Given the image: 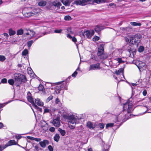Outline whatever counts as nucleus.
Instances as JSON below:
<instances>
[{
  "mask_svg": "<svg viewBox=\"0 0 151 151\" xmlns=\"http://www.w3.org/2000/svg\"><path fill=\"white\" fill-rule=\"evenodd\" d=\"M31 9L27 8H25L22 11L23 15L27 17H29L31 16L36 17L41 14L42 12L41 9L37 8L34 9L32 11H30Z\"/></svg>",
  "mask_w": 151,
  "mask_h": 151,
  "instance_id": "obj_1",
  "label": "nucleus"
},
{
  "mask_svg": "<svg viewBox=\"0 0 151 151\" xmlns=\"http://www.w3.org/2000/svg\"><path fill=\"white\" fill-rule=\"evenodd\" d=\"M141 39V36L138 35H136L134 36H131L129 38L127 37L125 38V41L127 42L135 45L137 46L140 42Z\"/></svg>",
  "mask_w": 151,
  "mask_h": 151,
  "instance_id": "obj_2",
  "label": "nucleus"
},
{
  "mask_svg": "<svg viewBox=\"0 0 151 151\" xmlns=\"http://www.w3.org/2000/svg\"><path fill=\"white\" fill-rule=\"evenodd\" d=\"M14 78L15 80V85L17 86H19L21 82H25L26 81L25 76L20 73H15L14 75Z\"/></svg>",
  "mask_w": 151,
  "mask_h": 151,
  "instance_id": "obj_3",
  "label": "nucleus"
},
{
  "mask_svg": "<svg viewBox=\"0 0 151 151\" xmlns=\"http://www.w3.org/2000/svg\"><path fill=\"white\" fill-rule=\"evenodd\" d=\"M131 98L129 99L123 105V110L128 113H130L133 110L132 105L133 102Z\"/></svg>",
  "mask_w": 151,
  "mask_h": 151,
  "instance_id": "obj_4",
  "label": "nucleus"
},
{
  "mask_svg": "<svg viewBox=\"0 0 151 151\" xmlns=\"http://www.w3.org/2000/svg\"><path fill=\"white\" fill-rule=\"evenodd\" d=\"M93 0H76L74 2V4L78 5L85 6L93 3Z\"/></svg>",
  "mask_w": 151,
  "mask_h": 151,
  "instance_id": "obj_5",
  "label": "nucleus"
},
{
  "mask_svg": "<svg viewBox=\"0 0 151 151\" xmlns=\"http://www.w3.org/2000/svg\"><path fill=\"white\" fill-rule=\"evenodd\" d=\"M66 118L68 120L69 123L74 124H76L80 119L76 115H72L68 116Z\"/></svg>",
  "mask_w": 151,
  "mask_h": 151,
  "instance_id": "obj_6",
  "label": "nucleus"
},
{
  "mask_svg": "<svg viewBox=\"0 0 151 151\" xmlns=\"http://www.w3.org/2000/svg\"><path fill=\"white\" fill-rule=\"evenodd\" d=\"M140 71H141V69L142 70H144L146 68V65L145 63L140 61H137L136 62V64Z\"/></svg>",
  "mask_w": 151,
  "mask_h": 151,
  "instance_id": "obj_7",
  "label": "nucleus"
},
{
  "mask_svg": "<svg viewBox=\"0 0 151 151\" xmlns=\"http://www.w3.org/2000/svg\"><path fill=\"white\" fill-rule=\"evenodd\" d=\"M94 32L93 30H87L84 31L83 36L85 37L90 39L94 35Z\"/></svg>",
  "mask_w": 151,
  "mask_h": 151,
  "instance_id": "obj_8",
  "label": "nucleus"
},
{
  "mask_svg": "<svg viewBox=\"0 0 151 151\" xmlns=\"http://www.w3.org/2000/svg\"><path fill=\"white\" fill-rule=\"evenodd\" d=\"M63 88H64L65 90H67V87L66 85H65L64 86L62 85L60 86H57L55 88V91L54 93V94H58L59 93H60V91Z\"/></svg>",
  "mask_w": 151,
  "mask_h": 151,
  "instance_id": "obj_9",
  "label": "nucleus"
},
{
  "mask_svg": "<svg viewBox=\"0 0 151 151\" xmlns=\"http://www.w3.org/2000/svg\"><path fill=\"white\" fill-rule=\"evenodd\" d=\"M27 98L28 101L30 102L31 103L33 107L35 108H38V106L35 104L31 96V93L30 92H29L27 93Z\"/></svg>",
  "mask_w": 151,
  "mask_h": 151,
  "instance_id": "obj_10",
  "label": "nucleus"
},
{
  "mask_svg": "<svg viewBox=\"0 0 151 151\" xmlns=\"http://www.w3.org/2000/svg\"><path fill=\"white\" fill-rule=\"evenodd\" d=\"M100 68V64L99 63H97L95 64H92L90 65L88 68V70L89 71L91 70H95L97 69H99Z\"/></svg>",
  "mask_w": 151,
  "mask_h": 151,
  "instance_id": "obj_11",
  "label": "nucleus"
},
{
  "mask_svg": "<svg viewBox=\"0 0 151 151\" xmlns=\"http://www.w3.org/2000/svg\"><path fill=\"white\" fill-rule=\"evenodd\" d=\"M24 34H26L27 35H29L30 36V38H31L34 36L35 33L32 30L30 29H26L24 31Z\"/></svg>",
  "mask_w": 151,
  "mask_h": 151,
  "instance_id": "obj_12",
  "label": "nucleus"
},
{
  "mask_svg": "<svg viewBox=\"0 0 151 151\" xmlns=\"http://www.w3.org/2000/svg\"><path fill=\"white\" fill-rule=\"evenodd\" d=\"M53 124L55 127H59L60 124V119L59 118L54 119L52 121Z\"/></svg>",
  "mask_w": 151,
  "mask_h": 151,
  "instance_id": "obj_13",
  "label": "nucleus"
},
{
  "mask_svg": "<svg viewBox=\"0 0 151 151\" xmlns=\"http://www.w3.org/2000/svg\"><path fill=\"white\" fill-rule=\"evenodd\" d=\"M104 45L103 44H101L100 45L98 48V51L97 53L98 55H100L102 54L104 52Z\"/></svg>",
  "mask_w": 151,
  "mask_h": 151,
  "instance_id": "obj_14",
  "label": "nucleus"
},
{
  "mask_svg": "<svg viewBox=\"0 0 151 151\" xmlns=\"http://www.w3.org/2000/svg\"><path fill=\"white\" fill-rule=\"evenodd\" d=\"M52 4L54 6L57 7L58 8H60L61 6V3L59 1L55 0L52 2Z\"/></svg>",
  "mask_w": 151,
  "mask_h": 151,
  "instance_id": "obj_15",
  "label": "nucleus"
},
{
  "mask_svg": "<svg viewBox=\"0 0 151 151\" xmlns=\"http://www.w3.org/2000/svg\"><path fill=\"white\" fill-rule=\"evenodd\" d=\"M39 143L41 147H45L46 145H47L49 144V142L48 140H44L40 142Z\"/></svg>",
  "mask_w": 151,
  "mask_h": 151,
  "instance_id": "obj_16",
  "label": "nucleus"
},
{
  "mask_svg": "<svg viewBox=\"0 0 151 151\" xmlns=\"http://www.w3.org/2000/svg\"><path fill=\"white\" fill-rule=\"evenodd\" d=\"M104 27L102 26L97 25L96 26L95 28V31L97 32H99L101 30L104 29Z\"/></svg>",
  "mask_w": 151,
  "mask_h": 151,
  "instance_id": "obj_17",
  "label": "nucleus"
},
{
  "mask_svg": "<svg viewBox=\"0 0 151 151\" xmlns=\"http://www.w3.org/2000/svg\"><path fill=\"white\" fill-rule=\"evenodd\" d=\"M116 116L117 121H120L124 118V115L122 113H121L118 114L116 115Z\"/></svg>",
  "mask_w": 151,
  "mask_h": 151,
  "instance_id": "obj_18",
  "label": "nucleus"
},
{
  "mask_svg": "<svg viewBox=\"0 0 151 151\" xmlns=\"http://www.w3.org/2000/svg\"><path fill=\"white\" fill-rule=\"evenodd\" d=\"M35 103L40 106H42L43 105V103L38 98L35 99Z\"/></svg>",
  "mask_w": 151,
  "mask_h": 151,
  "instance_id": "obj_19",
  "label": "nucleus"
},
{
  "mask_svg": "<svg viewBox=\"0 0 151 151\" xmlns=\"http://www.w3.org/2000/svg\"><path fill=\"white\" fill-rule=\"evenodd\" d=\"M17 144V143L16 142L15 140H11L9 141L5 145L6 147L12 145H16Z\"/></svg>",
  "mask_w": 151,
  "mask_h": 151,
  "instance_id": "obj_20",
  "label": "nucleus"
},
{
  "mask_svg": "<svg viewBox=\"0 0 151 151\" xmlns=\"http://www.w3.org/2000/svg\"><path fill=\"white\" fill-rule=\"evenodd\" d=\"M87 126L91 129H93L95 127L94 124H93L91 122H88L87 123Z\"/></svg>",
  "mask_w": 151,
  "mask_h": 151,
  "instance_id": "obj_21",
  "label": "nucleus"
},
{
  "mask_svg": "<svg viewBox=\"0 0 151 151\" xmlns=\"http://www.w3.org/2000/svg\"><path fill=\"white\" fill-rule=\"evenodd\" d=\"M123 69L122 68H121L118 70H116L115 71V73L117 75H118L122 73V75L124 78V76L123 74Z\"/></svg>",
  "mask_w": 151,
  "mask_h": 151,
  "instance_id": "obj_22",
  "label": "nucleus"
},
{
  "mask_svg": "<svg viewBox=\"0 0 151 151\" xmlns=\"http://www.w3.org/2000/svg\"><path fill=\"white\" fill-rule=\"evenodd\" d=\"M60 138L59 135L58 134H56L53 137V139L55 141L58 142Z\"/></svg>",
  "mask_w": 151,
  "mask_h": 151,
  "instance_id": "obj_23",
  "label": "nucleus"
},
{
  "mask_svg": "<svg viewBox=\"0 0 151 151\" xmlns=\"http://www.w3.org/2000/svg\"><path fill=\"white\" fill-rule=\"evenodd\" d=\"M61 1L65 6H68L70 4V3L68 0H61Z\"/></svg>",
  "mask_w": 151,
  "mask_h": 151,
  "instance_id": "obj_24",
  "label": "nucleus"
},
{
  "mask_svg": "<svg viewBox=\"0 0 151 151\" xmlns=\"http://www.w3.org/2000/svg\"><path fill=\"white\" fill-rule=\"evenodd\" d=\"M46 4L47 2L45 1L41 0L38 3V5L40 6H44L46 5Z\"/></svg>",
  "mask_w": 151,
  "mask_h": 151,
  "instance_id": "obj_25",
  "label": "nucleus"
},
{
  "mask_svg": "<svg viewBox=\"0 0 151 151\" xmlns=\"http://www.w3.org/2000/svg\"><path fill=\"white\" fill-rule=\"evenodd\" d=\"M130 24L133 26H140L141 24L140 23H137L135 22H131Z\"/></svg>",
  "mask_w": 151,
  "mask_h": 151,
  "instance_id": "obj_26",
  "label": "nucleus"
},
{
  "mask_svg": "<svg viewBox=\"0 0 151 151\" xmlns=\"http://www.w3.org/2000/svg\"><path fill=\"white\" fill-rule=\"evenodd\" d=\"M67 37L70 39H72V41L74 42H76L77 41V39L76 37H72L69 34H67Z\"/></svg>",
  "mask_w": 151,
  "mask_h": 151,
  "instance_id": "obj_27",
  "label": "nucleus"
},
{
  "mask_svg": "<svg viewBox=\"0 0 151 151\" xmlns=\"http://www.w3.org/2000/svg\"><path fill=\"white\" fill-rule=\"evenodd\" d=\"M28 73L31 76H32L33 77H34V75L32 69L30 68H28L27 69Z\"/></svg>",
  "mask_w": 151,
  "mask_h": 151,
  "instance_id": "obj_28",
  "label": "nucleus"
},
{
  "mask_svg": "<svg viewBox=\"0 0 151 151\" xmlns=\"http://www.w3.org/2000/svg\"><path fill=\"white\" fill-rule=\"evenodd\" d=\"M9 34L10 36L13 35H15L16 33V32L14 30H13L12 29H9Z\"/></svg>",
  "mask_w": 151,
  "mask_h": 151,
  "instance_id": "obj_29",
  "label": "nucleus"
},
{
  "mask_svg": "<svg viewBox=\"0 0 151 151\" xmlns=\"http://www.w3.org/2000/svg\"><path fill=\"white\" fill-rule=\"evenodd\" d=\"M98 56H100V58L103 59H105L107 57V55L106 54H104L103 53L101 55Z\"/></svg>",
  "mask_w": 151,
  "mask_h": 151,
  "instance_id": "obj_30",
  "label": "nucleus"
},
{
  "mask_svg": "<svg viewBox=\"0 0 151 151\" xmlns=\"http://www.w3.org/2000/svg\"><path fill=\"white\" fill-rule=\"evenodd\" d=\"M107 0H93V1L94 2L99 4L101 3L105 2Z\"/></svg>",
  "mask_w": 151,
  "mask_h": 151,
  "instance_id": "obj_31",
  "label": "nucleus"
},
{
  "mask_svg": "<svg viewBox=\"0 0 151 151\" xmlns=\"http://www.w3.org/2000/svg\"><path fill=\"white\" fill-rule=\"evenodd\" d=\"M58 130L60 132L62 136H64L65 135L66 133L64 130L60 128H59Z\"/></svg>",
  "mask_w": 151,
  "mask_h": 151,
  "instance_id": "obj_32",
  "label": "nucleus"
},
{
  "mask_svg": "<svg viewBox=\"0 0 151 151\" xmlns=\"http://www.w3.org/2000/svg\"><path fill=\"white\" fill-rule=\"evenodd\" d=\"M23 30L21 29L17 30V35H22L23 33Z\"/></svg>",
  "mask_w": 151,
  "mask_h": 151,
  "instance_id": "obj_33",
  "label": "nucleus"
},
{
  "mask_svg": "<svg viewBox=\"0 0 151 151\" xmlns=\"http://www.w3.org/2000/svg\"><path fill=\"white\" fill-rule=\"evenodd\" d=\"M144 49L145 48L144 47L142 46H140L138 49V51L140 52H141L143 51Z\"/></svg>",
  "mask_w": 151,
  "mask_h": 151,
  "instance_id": "obj_34",
  "label": "nucleus"
},
{
  "mask_svg": "<svg viewBox=\"0 0 151 151\" xmlns=\"http://www.w3.org/2000/svg\"><path fill=\"white\" fill-rule=\"evenodd\" d=\"M8 83L10 85H13L14 83V81L13 79H10L8 80Z\"/></svg>",
  "mask_w": 151,
  "mask_h": 151,
  "instance_id": "obj_35",
  "label": "nucleus"
},
{
  "mask_svg": "<svg viewBox=\"0 0 151 151\" xmlns=\"http://www.w3.org/2000/svg\"><path fill=\"white\" fill-rule=\"evenodd\" d=\"M28 53V51L27 49H25L22 52L23 55H26Z\"/></svg>",
  "mask_w": 151,
  "mask_h": 151,
  "instance_id": "obj_36",
  "label": "nucleus"
},
{
  "mask_svg": "<svg viewBox=\"0 0 151 151\" xmlns=\"http://www.w3.org/2000/svg\"><path fill=\"white\" fill-rule=\"evenodd\" d=\"M114 125V123H110L107 124L106 126V128H107L109 127H112Z\"/></svg>",
  "mask_w": 151,
  "mask_h": 151,
  "instance_id": "obj_37",
  "label": "nucleus"
},
{
  "mask_svg": "<svg viewBox=\"0 0 151 151\" xmlns=\"http://www.w3.org/2000/svg\"><path fill=\"white\" fill-rule=\"evenodd\" d=\"M6 59L4 55H0V61L2 62Z\"/></svg>",
  "mask_w": 151,
  "mask_h": 151,
  "instance_id": "obj_38",
  "label": "nucleus"
},
{
  "mask_svg": "<svg viewBox=\"0 0 151 151\" xmlns=\"http://www.w3.org/2000/svg\"><path fill=\"white\" fill-rule=\"evenodd\" d=\"M99 39V37L96 36H94L93 38V40L94 41H96L98 40Z\"/></svg>",
  "mask_w": 151,
  "mask_h": 151,
  "instance_id": "obj_39",
  "label": "nucleus"
},
{
  "mask_svg": "<svg viewBox=\"0 0 151 151\" xmlns=\"http://www.w3.org/2000/svg\"><path fill=\"white\" fill-rule=\"evenodd\" d=\"M64 19L66 20H70L71 19V18L69 16H66L65 17Z\"/></svg>",
  "mask_w": 151,
  "mask_h": 151,
  "instance_id": "obj_40",
  "label": "nucleus"
},
{
  "mask_svg": "<svg viewBox=\"0 0 151 151\" xmlns=\"http://www.w3.org/2000/svg\"><path fill=\"white\" fill-rule=\"evenodd\" d=\"M34 41L31 40L28 42L27 43V45L29 47H30L31 46L32 44L33 43Z\"/></svg>",
  "mask_w": 151,
  "mask_h": 151,
  "instance_id": "obj_41",
  "label": "nucleus"
},
{
  "mask_svg": "<svg viewBox=\"0 0 151 151\" xmlns=\"http://www.w3.org/2000/svg\"><path fill=\"white\" fill-rule=\"evenodd\" d=\"M62 31V29H56L54 30V32L55 33H60Z\"/></svg>",
  "mask_w": 151,
  "mask_h": 151,
  "instance_id": "obj_42",
  "label": "nucleus"
},
{
  "mask_svg": "<svg viewBox=\"0 0 151 151\" xmlns=\"http://www.w3.org/2000/svg\"><path fill=\"white\" fill-rule=\"evenodd\" d=\"M49 130L52 132H54L55 130V128L53 127H51L49 129Z\"/></svg>",
  "mask_w": 151,
  "mask_h": 151,
  "instance_id": "obj_43",
  "label": "nucleus"
},
{
  "mask_svg": "<svg viewBox=\"0 0 151 151\" xmlns=\"http://www.w3.org/2000/svg\"><path fill=\"white\" fill-rule=\"evenodd\" d=\"M99 126L100 128L103 129L104 127V124L102 123H100L99 124Z\"/></svg>",
  "mask_w": 151,
  "mask_h": 151,
  "instance_id": "obj_44",
  "label": "nucleus"
},
{
  "mask_svg": "<svg viewBox=\"0 0 151 151\" xmlns=\"http://www.w3.org/2000/svg\"><path fill=\"white\" fill-rule=\"evenodd\" d=\"M53 98V97L52 96H50L47 99V100H46L47 101V102L49 101L50 100H51Z\"/></svg>",
  "mask_w": 151,
  "mask_h": 151,
  "instance_id": "obj_45",
  "label": "nucleus"
},
{
  "mask_svg": "<svg viewBox=\"0 0 151 151\" xmlns=\"http://www.w3.org/2000/svg\"><path fill=\"white\" fill-rule=\"evenodd\" d=\"M6 146L5 145L4 146H1L0 145V151H2L4 149L6 148Z\"/></svg>",
  "mask_w": 151,
  "mask_h": 151,
  "instance_id": "obj_46",
  "label": "nucleus"
},
{
  "mask_svg": "<svg viewBox=\"0 0 151 151\" xmlns=\"http://www.w3.org/2000/svg\"><path fill=\"white\" fill-rule=\"evenodd\" d=\"M116 60L118 61L119 63H122L123 62V61L122 60L121 58H118L116 59Z\"/></svg>",
  "mask_w": 151,
  "mask_h": 151,
  "instance_id": "obj_47",
  "label": "nucleus"
},
{
  "mask_svg": "<svg viewBox=\"0 0 151 151\" xmlns=\"http://www.w3.org/2000/svg\"><path fill=\"white\" fill-rule=\"evenodd\" d=\"M1 82L2 83H6L7 82V79L6 78H3L1 80Z\"/></svg>",
  "mask_w": 151,
  "mask_h": 151,
  "instance_id": "obj_48",
  "label": "nucleus"
},
{
  "mask_svg": "<svg viewBox=\"0 0 151 151\" xmlns=\"http://www.w3.org/2000/svg\"><path fill=\"white\" fill-rule=\"evenodd\" d=\"M77 74V72L76 71H75L72 75V76L73 77H75Z\"/></svg>",
  "mask_w": 151,
  "mask_h": 151,
  "instance_id": "obj_49",
  "label": "nucleus"
},
{
  "mask_svg": "<svg viewBox=\"0 0 151 151\" xmlns=\"http://www.w3.org/2000/svg\"><path fill=\"white\" fill-rule=\"evenodd\" d=\"M48 148L50 151H53V148L51 146L49 145L48 146Z\"/></svg>",
  "mask_w": 151,
  "mask_h": 151,
  "instance_id": "obj_50",
  "label": "nucleus"
},
{
  "mask_svg": "<svg viewBox=\"0 0 151 151\" xmlns=\"http://www.w3.org/2000/svg\"><path fill=\"white\" fill-rule=\"evenodd\" d=\"M67 31H68V33L70 34L72 33L71 29L70 28H68L67 29Z\"/></svg>",
  "mask_w": 151,
  "mask_h": 151,
  "instance_id": "obj_51",
  "label": "nucleus"
},
{
  "mask_svg": "<svg viewBox=\"0 0 151 151\" xmlns=\"http://www.w3.org/2000/svg\"><path fill=\"white\" fill-rule=\"evenodd\" d=\"M143 95L144 96H145L147 94V92L146 90H144L142 92Z\"/></svg>",
  "mask_w": 151,
  "mask_h": 151,
  "instance_id": "obj_52",
  "label": "nucleus"
},
{
  "mask_svg": "<svg viewBox=\"0 0 151 151\" xmlns=\"http://www.w3.org/2000/svg\"><path fill=\"white\" fill-rule=\"evenodd\" d=\"M27 137L29 139H31L32 140H34L35 138L34 137L29 136H28Z\"/></svg>",
  "mask_w": 151,
  "mask_h": 151,
  "instance_id": "obj_53",
  "label": "nucleus"
},
{
  "mask_svg": "<svg viewBox=\"0 0 151 151\" xmlns=\"http://www.w3.org/2000/svg\"><path fill=\"white\" fill-rule=\"evenodd\" d=\"M34 140L37 141V142H40L41 140V139L40 138H35L34 139Z\"/></svg>",
  "mask_w": 151,
  "mask_h": 151,
  "instance_id": "obj_54",
  "label": "nucleus"
},
{
  "mask_svg": "<svg viewBox=\"0 0 151 151\" xmlns=\"http://www.w3.org/2000/svg\"><path fill=\"white\" fill-rule=\"evenodd\" d=\"M21 137L20 135L16 136H15V138L16 139H19L21 138Z\"/></svg>",
  "mask_w": 151,
  "mask_h": 151,
  "instance_id": "obj_55",
  "label": "nucleus"
},
{
  "mask_svg": "<svg viewBox=\"0 0 151 151\" xmlns=\"http://www.w3.org/2000/svg\"><path fill=\"white\" fill-rule=\"evenodd\" d=\"M69 128L71 129H74L75 128V126L74 125H69Z\"/></svg>",
  "mask_w": 151,
  "mask_h": 151,
  "instance_id": "obj_56",
  "label": "nucleus"
},
{
  "mask_svg": "<svg viewBox=\"0 0 151 151\" xmlns=\"http://www.w3.org/2000/svg\"><path fill=\"white\" fill-rule=\"evenodd\" d=\"M5 104H0V109L2 108L4 106H5Z\"/></svg>",
  "mask_w": 151,
  "mask_h": 151,
  "instance_id": "obj_57",
  "label": "nucleus"
},
{
  "mask_svg": "<svg viewBox=\"0 0 151 151\" xmlns=\"http://www.w3.org/2000/svg\"><path fill=\"white\" fill-rule=\"evenodd\" d=\"M49 109L47 108H45L44 109L45 112H49Z\"/></svg>",
  "mask_w": 151,
  "mask_h": 151,
  "instance_id": "obj_58",
  "label": "nucleus"
},
{
  "mask_svg": "<svg viewBox=\"0 0 151 151\" xmlns=\"http://www.w3.org/2000/svg\"><path fill=\"white\" fill-rule=\"evenodd\" d=\"M59 102V99L58 98H56V99L55 100V103L56 104H58Z\"/></svg>",
  "mask_w": 151,
  "mask_h": 151,
  "instance_id": "obj_59",
  "label": "nucleus"
},
{
  "mask_svg": "<svg viewBox=\"0 0 151 151\" xmlns=\"http://www.w3.org/2000/svg\"><path fill=\"white\" fill-rule=\"evenodd\" d=\"M109 6H115V5L114 4L111 3L109 4Z\"/></svg>",
  "mask_w": 151,
  "mask_h": 151,
  "instance_id": "obj_60",
  "label": "nucleus"
},
{
  "mask_svg": "<svg viewBox=\"0 0 151 151\" xmlns=\"http://www.w3.org/2000/svg\"><path fill=\"white\" fill-rule=\"evenodd\" d=\"M4 36L6 37H7L8 36V35L6 33H4L3 34Z\"/></svg>",
  "mask_w": 151,
  "mask_h": 151,
  "instance_id": "obj_61",
  "label": "nucleus"
},
{
  "mask_svg": "<svg viewBox=\"0 0 151 151\" xmlns=\"http://www.w3.org/2000/svg\"><path fill=\"white\" fill-rule=\"evenodd\" d=\"M35 109H38V110L39 111H40V112H42V109L41 108H40L39 107H38V108H35Z\"/></svg>",
  "mask_w": 151,
  "mask_h": 151,
  "instance_id": "obj_62",
  "label": "nucleus"
},
{
  "mask_svg": "<svg viewBox=\"0 0 151 151\" xmlns=\"http://www.w3.org/2000/svg\"><path fill=\"white\" fill-rule=\"evenodd\" d=\"M3 126V124L2 123H0V129Z\"/></svg>",
  "mask_w": 151,
  "mask_h": 151,
  "instance_id": "obj_63",
  "label": "nucleus"
},
{
  "mask_svg": "<svg viewBox=\"0 0 151 151\" xmlns=\"http://www.w3.org/2000/svg\"><path fill=\"white\" fill-rule=\"evenodd\" d=\"M88 151H93V150L91 148H90L88 149Z\"/></svg>",
  "mask_w": 151,
  "mask_h": 151,
  "instance_id": "obj_64",
  "label": "nucleus"
}]
</instances>
